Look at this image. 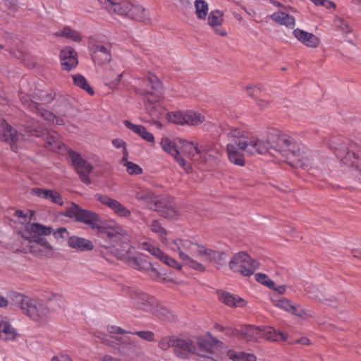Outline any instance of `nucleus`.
Listing matches in <instances>:
<instances>
[{
	"mask_svg": "<svg viewBox=\"0 0 361 361\" xmlns=\"http://www.w3.org/2000/svg\"><path fill=\"white\" fill-rule=\"evenodd\" d=\"M66 216L74 218L97 231V236L104 240L100 245L102 255L109 253L120 258L121 254L118 247L125 250L130 242V235L121 226L106 224L97 213L82 209L74 203L66 209Z\"/></svg>",
	"mask_w": 361,
	"mask_h": 361,
	"instance_id": "f257e3e1",
	"label": "nucleus"
},
{
	"mask_svg": "<svg viewBox=\"0 0 361 361\" xmlns=\"http://www.w3.org/2000/svg\"><path fill=\"white\" fill-rule=\"evenodd\" d=\"M23 237L30 243V251L39 257H49L54 255V248L44 238L52 233V227L39 223H32L25 226Z\"/></svg>",
	"mask_w": 361,
	"mask_h": 361,
	"instance_id": "f03ea898",
	"label": "nucleus"
},
{
	"mask_svg": "<svg viewBox=\"0 0 361 361\" xmlns=\"http://www.w3.org/2000/svg\"><path fill=\"white\" fill-rule=\"evenodd\" d=\"M329 147L341 164L355 171L357 178L361 181V159L353 149V144L350 140L341 136L333 137L329 141Z\"/></svg>",
	"mask_w": 361,
	"mask_h": 361,
	"instance_id": "7ed1b4c3",
	"label": "nucleus"
},
{
	"mask_svg": "<svg viewBox=\"0 0 361 361\" xmlns=\"http://www.w3.org/2000/svg\"><path fill=\"white\" fill-rule=\"evenodd\" d=\"M102 7L111 15L126 16L143 21L147 18V13L140 4L132 0H98Z\"/></svg>",
	"mask_w": 361,
	"mask_h": 361,
	"instance_id": "20e7f679",
	"label": "nucleus"
},
{
	"mask_svg": "<svg viewBox=\"0 0 361 361\" xmlns=\"http://www.w3.org/2000/svg\"><path fill=\"white\" fill-rule=\"evenodd\" d=\"M170 247L178 253L180 259L184 262L185 265L200 272L205 271L204 265L192 257H201L204 245L188 239H176L173 240Z\"/></svg>",
	"mask_w": 361,
	"mask_h": 361,
	"instance_id": "39448f33",
	"label": "nucleus"
},
{
	"mask_svg": "<svg viewBox=\"0 0 361 361\" xmlns=\"http://www.w3.org/2000/svg\"><path fill=\"white\" fill-rule=\"evenodd\" d=\"M14 300L23 313L35 322L44 321L50 315L49 307L40 299L18 293L15 295Z\"/></svg>",
	"mask_w": 361,
	"mask_h": 361,
	"instance_id": "423d86ee",
	"label": "nucleus"
},
{
	"mask_svg": "<svg viewBox=\"0 0 361 361\" xmlns=\"http://www.w3.org/2000/svg\"><path fill=\"white\" fill-rule=\"evenodd\" d=\"M228 142L226 151L228 159L233 164L243 166L245 165L244 152L247 154V137L236 128L232 129L227 135Z\"/></svg>",
	"mask_w": 361,
	"mask_h": 361,
	"instance_id": "0eeeda50",
	"label": "nucleus"
},
{
	"mask_svg": "<svg viewBox=\"0 0 361 361\" xmlns=\"http://www.w3.org/2000/svg\"><path fill=\"white\" fill-rule=\"evenodd\" d=\"M259 264L245 252H239L234 255L229 262L230 269L234 272H239L245 276L252 275L258 268Z\"/></svg>",
	"mask_w": 361,
	"mask_h": 361,
	"instance_id": "6e6552de",
	"label": "nucleus"
},
{
	"mask_svg": "<svg viewBox=\"0 0 361 361\" xmlns=\"http://www.w3.org/2000/svg\"><path fill=\"white\" fill-rule=\"evenodd\" d=\"M273 151L281 154L287 159L293 157V151H297L299 144L291 137L286 135L272 136Z\"/></svg>",
	"mask_w": 361,
	"mask_h": 361,
	"instance_id": "1a4fd4ad",
	"label": "nucleus"
},
{
	"mask_svg": "<svg viewBox=\"0 0 361 361\" xmlns=\"http://www.w3.org/2000/svg\"><path fill=\"white\" fill-rule=\"evenodd\" d=\"M177 138L172 140L168 137H163L160 141V146L163 151L173 157L175 161L187 173L192 171L191 165L181 156L176 145Z\"/></svg>",
	"mask_w": 361,
	"mask_h": 361,
	"instance_id": "9d476101",
	"label": "nucleus"
},
{
	"mask_svg": "<svg viewBox=\"0 0 361 361\" xmlns=\"http://www.w3.org/2000/svg\"><path fill=\"white\" fill-rule=\"evenodd\" d=\"M68 157L81 180L84 183L90 185L92 181L89 177V174L92 173L93 166L76 152L69 151Z\"/></svg>",
	"mask_w": 361,
	"mask_h": 361,
	"instance_id": "9b49d317",
	"label": "nucleus"
},
{
	"mask_svg": "<svg viewBox=\"0 0 361 361\" xmlns=\"http://www.w3.org/2000/svg\"><path fill=\"white\" fill-rule=\"evenodd\" d=\"M135 197L139 202H142L146 207L153 211H159L163 206L160 198L147 188H138L135 191Z\"/></svg>",
	"mask_w": 361,
	"mask_h": 361,
	"instance_id": "f8f14e48",
	"label": "nucleus"
},
{
	"mask_svg": "<svg viewBox=\"0 0 361 361\" xmlns=\"http://www.w3.org/2000/svg\"><path fill=\"white\" fill-rule=\"evenodd\" d=\"M130 298L134 305L144 311L151 312L157 305V300L155 298L138 290H132L130 292Z\"/></svg>",
	"mask_w": 361,
	"mask_h": 361,
	"instance_id": "ddd939ff",
	"label": "nucleus"
},
{
	"mask_svg": "<svg viewBox=\"0 0 361 361\" xmlns=\"http://www.w3.org/2000/svg\"><path fill=\"white\" fill-rule=\"evenodd\" d=\"M94 198L102 204L108 207L120 217L128 218L131 215L130 211L115 199L100 193L96 194Z\"/></svg>",
	"mask_w": 361,
	"mask_h": 361,
	"instance_id": "4468645a",
	"label": "nucleus"
},
{
	"mask_svg": "<svg viewBox=\"0 0 361 361\" xmlns=\"http://www.w3.org/2000/svg\"><path fill=\"white\" fill-rule=\"evenodd\" d=\"M126 260L129 266L138 270L145 271L152 278H157L159 275L157 269L152 267V264L147 259L145 255L129 256Z\"/></svg>",
	"mask_w": 361,
	"mask_h": 361,
	"instance_id": "2eb2a0df",
	"label": "nucleus"
},
{
	"mask_svg": "<svg viewBox=\"0 0 361 361\" xmlns=\"http://www.w3.org/2000/svg\"><path fill=\"white\" fill-rule=\"evenodd\" d=\"M141 246L143 250L149 252L151 255L167 266L178 270L181 269V264H180L175 259L164 253L158 247H156L147 242H143L141 244Z\"/></svg>",
	"mask_w": 361,
	"mask_h": 361,
	"instance_id": "dca6fc26",
	"label": "nucleus"
},
{
	"mask_svg": "<svg viewBox=\"0 0 361 361\" xmlns=\"http://www.w3.org/2000/svg\"><path fill=\"white\" fill-rule=\"evenodd\" d=\"M198 345L200 347L197 354L202 357H207L204 353L210 355L216 353V350L222 348L224 343L217 338L212 337L210 334L198 338Z\"/></svg>",
	"mask_w": 361,
	"mask_h": 361,
	"instance_id": "f3484780",
	"label": "nucleus"
},
{
	"mask_svg": "<svg viewBox=\"0 0 361 361\" xmlns=\"http://www.w3.org/2000/svg\"><path fill=\"white\" fill-rule=\"evenodd\" d=\"M272 139V137H271ZM247 154L253 155L255 154H264L266 153L272 154L273 142L272 140H262L259 138H249L247 137Z\"/></svg>",
	"mask_w": 361,
	"mask_h": 361,
	"instance_id": "a211bd4d",
	"label": "nucleus"
},
{
	"mask_svg": "<svg viewBox=\"0 0 361 361\" xmlns=\"http://www.w3.org/2000/svg\"><path fill=\"white\" fill-rule=\"evenodd\" d=\"M111 46L109 44H94L91 48V56L94 63L102 66L108 63L111 60Z\"/></svg>",
	"mask_w": 361,
	"mask_h": 361,
	"instance_id": "6ab92c4d",
	"label": "nucleus"
},
{
	"mask_svg": "<svg viewBox=\"0 0 361 361\" xmlns=\"http://www.w3.org/2000/svg\"><path fill=\"white\" fill-rule=\"evenodd\" d=\"M276 306L302 319H308L313 317L312 312L303 309L300 305H295L292 301L286 298L279 300L276 303Z\"/></svg>",
	"mask_w": 361,
	"mask_h": 361,
	"instance_id": "aec40b11",
	"label": "nucleus"
},
{
	"mask_svg": "<svg viewBox=\"0 0 361 361\" xmlns=\"http://www.w3.org/2000/svg\"><path fill=\"white\" fill-rule=\"evenodd\" d=\"M293 158L297 160L300 166L305 170H309L317 166L314 164L313 155L303 145H298L297 151H293Z\"/></svg>",
	"mask_w": 361,
	"mask_h": 361,
	"instance_id": "412c9836",
	"label": "nucleus"
},
{
	"mask_svg": "<svg viewBox=\"0 0 361 361\" xmlns=\"http://www.w3.org/2000/svg\"><path fill=\"white\" fill-rule=\"evenodd\" d=\"M147 89L144 91V97H162L164 87L162 82L154 75L149 74L144 80Z\"/></svg>",
	"mask_w": 361,
	"mask_h": 361,
	"instance_id": "4be33fe9",
	"label": "nucleus"
},
{
	"mask_svg": "<svg viewBox=\"0 0 361 361\" xmlns=\"http://www.w3.org/2000/svg\"><path fill=\"white\" fill-rule=\"evenodd\" d=\"M60 60L62 68L67 71L75 68L78 63L76 51L69 46L64 47L61 51Z\"/></svg>",
	"mask_w": 361,
	"mask_h": 361,
	"instance_id": "5701e85b",
	"label": "nucleus"
},
{
	"mask_svg": "<svg viewBox=\"0 0 361 361\" xmlns=\"http://www.w3.org/2000/svg\"><path fill=\"white\" fill-rule=\"evenodd\" d=\"M161 97H145V108L148 114L154 118H161L166 114V109L161 104Z\"/></svg>",
	"mask_w": 361,
	"mask_h": 361,
	"instance_id": "b1692460",
	"label": "nucleus"
},
{
	"mask_svg": "<svg viewBox=\"0 0 361 361\" xmlns=\"http://www.w3.org/2000/svg\"><path fill=\"white\" fill-rule=\"evenodd\" d=\"M31 194L59 206H63L64 203L61 195L54 190L35 188L31 190Z\"/></svg>",
	"mask_w": 361,
	"mask_h": 361,
	"instance_id": "393cba45",
	"label": "nucleus"
},
{
	"mask_svg": "<svg viewBox=\"0 0 361 361\" xmlns=\"http://www.w3.org/2000/svg\"><path fill=\"white\" fill-rule=\"evenodd\" d=\"M200 158L204 161L217 160L221 154L219 147L214 142L206 141L200 142Z\"/></svg>",
	"mask_w": 361,
	"mask_h": 361,
	"instance_id": "a878e982",
	"label": "nucleus"
},
{
	"mask_svg": "<svg viewBox=\"0 0 361 361\" xmlns=\"http://www.w3.org/2000/svg\"><path fill=\"white\" fill-rule=\"evenodd\" d=\"M173 348L176 356L182 359L188 358L189 354L195 351V346L190 340L176 338L173 341Z\"/></svg>",
	"mask_w": 361,
	"mask_h": 361,
	"instance_id": "bb28decb",
	"label": "nucleus"
},
{
	"mask_svg": "<svg viewBox=\"0 0 361 361\" xmlns=\"http://www.w3.org/2000/svg\"><path fill=\"white\" fill-rule=\"evenodd\" d=\"M293 35L300 42L307 47L314 49L319 46L320 39L313 33L297 28L293 31Z\"/></svg>",
	"mask_w": 361,
	"mask_h": 361,
	"instance_id": "cd10ccee",
	"label": "nucleus"
},
{
	"mask_svg": "<svg viewBox=\"0 0 361 361\" xmlns=\"http://www.w3.org/2000/svg\"><path fill=\"white\" fill-rule=\"evenodd\" d=\"M18 133L5 119L0 118V137L1 140L10 143L12 146L18 140Z\"/></svg>",
	"mask_w": 361,
	"mask_h": 361,
	"instance_id": "c85d7f7f",
	"label": "nucleus"
},
{
	"mask_svg": "<svg viewBox=\"0 0 361 361\" xmlns=\"http://www.w3.org/2000/svg\"><path fill=\"white\" fill-rule=\"evenodd\" d=\"M286 11L287 10H280L272 13L269 18L272 21L279 25H283L290 29H293L296 25L295 19Z\"/></svg>",
	"mask_w": 361,
	"mask_h": 361,
	"instance_id": "c756f323",
	"label": "nucleus"
},
{
	"mask_svg": "<svg viewBox=\"0 0 361 361\" xmlns=\"http://www.w3.org/2000/svg\"><path fill=\"white\" fill-rule=\"evenodd\" d=\"M223 21V13L219 10H214L209 13L208 24L214 29L216 34L220 36H226L227 35L226 30L221 27Z\"/></svg>",
	"mask_w": 361,
	"mask_h": 361,
	"instance_id": "7c9ffc66",
	"label": "nucleus"
},
{
	"mask_svg": "<svg viewBox=\"0 0 361 361\" xmlns=\"http://www.w3.org/2000/svg\"><path fill=\"white\" fill-rule=\"evenodd\" d=\"M176 140L178 142V144L181 145V150L183 154L187 156L189 159H194L196 155L200 157V143L188 141L179 137H178Z\"/></svg>",
	"mask_w": 361,
	"mask_h": 361,
	"instance_id": "2f4dec72",
	"label": "nucleus"
},
{
	"mask_svg": "<svg viewBox=\"0 0 361 361\" xmlns=\"http://www.w3.org/2000/svg\"><path fill=\"white\" fill-rule=\"evenodd\" d=\"M201 257L209 263H214L218 268L222 266L226 262V254L223 252H217L204 246Z\"/></svg>",
	"mask_w": 361,
	"mask_h": 361,
	"instance_id": "473e14b6",
	"label": "nucleus"
},
{
	"mask_svg": "<svg viewBox=\"0 0 361 361\" xmlns=\"http://www.w3.org/2000/svg\"><path fill=\"white\" fill-rule=\"evenodd\" d=\"M18 334L16 329L5 319H0V338L4 341H14Z\"/></svg>",
	"mask_w": 361,
	"mask_h": 361,
	"instance_id": "72a5a7b5",
	"label": "nucleus"
},
{
	"mask_svg": "<svg viewBox=\"0 0 361 361\" xmlns=\"http://www.w3.org/2000/svg\"><path fill=\"white\" fill-rule=\"evenodd\" d=\"M68 245L71 248L80 252L90 251L94 249V245L91 240L75 235L68 238Z\"/></svg>",
	"mask_w": 361,
	"mask_h": 361,
	"instance_id": "f704fd0d",
	"label": "nucleus"
},
{
	"mask_svg": "<svg viewBox=\"0 0 361 361\" xmlns=\"http://www.w3.org/2000/svg\"><path fill=\"white\" fill-rule=\"evenodd\" d=\"M219 298L223 303L231 307H243L246 305V302L243 298L228 292L219 293Z\"/></svg>",
	"mask_w": 361,
	"mask_h": 361,
	"instance_id": "c9c22d12",
	"label": "nucleus"
},
{
	"mask_svg": "<svg viewBox=\"0 0 361 361\" xmlns=\"http://www.w3.org/2000/svg\"><path fill=\"white\" fill-rule=\"evenodd\" d=\"M124 124L128 129L138 135L145 141L150 143L154 142V136L152 133L148 132L145 126L142 125L133 124L129 121H125Z\"/></svg>",
	"mask_w": 361,
	"mask_h": 361,
	"instance_id": "e433bc0d",
	"label": "nucleus"
},
{
	"mask_svg": "<svg viewBox=\"0 0 361 361\" xmlns=\"http://www.w3.org/2000/svg\"><path fill=\"white\" fill-rule=\"evenodd\" d=\"M260 337L271 341H286L287 336L281 332L276 331L271 326H264L261 329Z\"/></svg>",
	"mask_w": 361,
	"mask_h": 361,
	"instance_id": "4c0bfd02",
	"label": "nucleus"
},
{
	"mask_svg": "<svg viewBox=\"0 0 361 361\" xmlns=\"http://www.w3.org/2000/svg\"><path fill=\"white\" fill-rule=\"evenodd\" d=\"M54 35L56 37H66V39H69L76 42H81L83 38L82 34L79 31L73 30L69 26H66L63 30L57 31L54 33Z\"/></svg>",
	"mask_w": 361,
	"mask_h": 361,
	"instance_id": "58836bf2",
	"label": "nucleus"
},
{
	"mask_svg": "<svg viewBox=\"0 0 361 361\" xmlns=\"http://www.w3.org/2000/svg\"><path fill=\"white\" fill-rule=\"evenodd\" d=\"M61 145L59 135L54 131L48 133L45 138V147L51 151H56L61 148Z\"/></svg>",
	"mask_w": 361,
	"mask_h": 361,
	"instance_id": "ea45409f",
	"label": "nucleus"
},
{
	"mask_svg": "<svg viewBox=\"0 0 361 361\" xmlns=\"http://www.w3.org/2000/svg\"><path fill=\"white\" fill-rule=\"evenodd\" d=\"M152 232L157 234L160 240L165 245L168 244L167 231L157 220H153L149 225Z\"/></svg>",
	"mask_w": 361,
	"mask_h": 361,
	"instance_id": "a19ab883",
	"label": "nucleus"
},
{
	"mask_svg": "<svg viewBox=\"0 0 361 361\" xmlns=\"http://www.w3.org/2000/svg\"><path fill=\"white\" fill-rule=\"evenodd\" d=\"M260 327L247 326L241 330L240 338L246 341H252L260 337Z\"/></svg>",
	"mask_w": 361,
	"mask_h": 361,
	"instance_id": "79ce46f5",
	"label": "nucleus"
},
{
	"mask_svg": "<svg viewBox=\"0 0 361 361\" xmlns=\"http://www.w3.org/2000/svg\"><path fill=\"white\" fill-rule=\"evenodd\" d=\"M185 124L197 126L204 121V116L198 112L193 111H185Z\"/></svg>",
	"mask_w": 361,
	"mask_h": 361,
	"instance_id": "37998d69",
	"label": "nucleus"
},
{
	"mask_svg": "<svg viewBox=\"0 0 361 361\" xmlns=\"http://www.w3.org/2000/svg\"><path fill=\"white\" fill-rule=\"evenodd\" d=\"M72 77L73 82L77 87L82 89L90 95H93L94 94L92 87L90 85L87 79L83 75L80 74H75Z\"/></svg>",
	"mask_w": 361,
	"mask_h": 361,
	"instance_id": "c03bdc74",
	"label": "nucleus"
},
{
	"mask_svg": "<svg viewBox=\"0 0 361 361\" xmlns=\"http://www.w3.org/2000/svg\"><path fill=\"white\" fill-rule=\"evenodd\" d=\"M195 13L197 17L200 20H204L208 13V4L204 0H196L195 1Z\"/></svg>",
	"mask_w": 361,
	"mask_h": 361,
	"instance_id": "a18cd8bd",
	"label": "nucleus"
},
{
	"mask_svg": "<svg viewBox=\"0 0 361 361\" xmlns=\"http://www.w3.org/2000/svg\"><path fill=\"white\" fill-rule=\"evenodd\" d=\"M166 118L169 122L176 124L184 125L185 123V112L183 111H173L167 113Z\"/></svg>",
	"mask_w": 361,
	"mask_h": 361,
	"instance_id": "49530a36",
	"label": "nucleus"
},
{
	"mask_svg": "<svg viewBox=\"0 0 361 361\" xmlns=\"http://www.w3.org/2000/svg\"><path fill=\"white\" fill-rule=\"evenodd\" d=\"M124 161V166L126 167V170L130 175H139L142 173V169L137 164L123 159Z\"/></svg>",
	"mask_w": 361,
	"mask_h": 361,
	"instance_id": "de8ad7c7",
	"label": "nucleus"
},
{
	"mask_svg": "<svg viewBox=\"0 0 361 361\" xmlns=\"http://www.w3.org/2000/svg\"><path fill=\"white\" fill-rule=\"evenodd\" d=\"M20 99L22 104L27 106L32 111H35L37 109L38 104L33 102L30 95L20 92Z\"/></svg>",
	"mask_w": 361,
	"mask_h": 361,
	"instance_id": "09e8293b",
	"label": "nucleus"
},
{
	"mask_svg": "<svg viewBox=\"0 0 361 361\" xmlns=\"http://www.w3.org/2000/svg\"><path fill=\"white\" fill-rule=\"evenodd\" d=\"M255 279L257 282L267 286L269 288H274V282L267 275L257 273L255 275Z\"/></svg>",
	"mask_w": 361,
	"mask_h": 361,
	"instance_id": "8fccbe9b",
	"label": "nucleus"
},
{
	"mask_svg": "<svg viewBox=\"0 0 361 361\" xmlns=\"http://www.w3.org/2000/svg\"><path fill=\"white\" fill-rule=\"evenodd\" d=\"M34 112H36L38 115L42 116L44 119L50 121V122H54L56 119V116L53 114L49 111H47L44 109L39 108V105L37 106V109H35Z\"/></svg>",
	"mask_w": 361,
	"mask_h": 361,
	"instance_id": "3c124183",
	"label": "nucleus"
},
{
	"mask_svg": "<svg viewBox=\"0 0 361 361\" xmlns=\"http://www.w3.org/2000/svg\"><path fill=\"white\" fill-rule=\"evenodd\" d=\"M51 233L57 240L60 239L65 240L69 237V232L66 228L63 227L59 228L55 231L52 229Z\"/></svg>",
	"mask_w": 361,
	"mask_h": 361,
	"instance_id": "603ef678",
	"label": "nucleus"
},
{
	"mask_svg": "<svg viewBox=\"0 0 361 361\" xmlns=\"http://www.w3.org/2000/svg\"><path fill=\"white\" fill-rule=\"evenodd\" d=\"M336 25L343 32L350 33L352 30L350 25L341 18H336L334 20Z\"/></svg>",
	"mask_w": 361,
	"mask_h": 361,
	"instance_id": "864d4df0",
	"label": "nucleus"
},
{
	"mask_svg": "<svg viewBox=\"0 0 361 361\" xmlns=\"http://www.w3.org/2000/svg\"><path fill=\"white\" fill-rule=\"evenodd\" d=\"M130 334L137 335L140 338L147 341H152L154 339V334L151 331H139L134 333L130 332Z\"/></svg>",
	"mask_w": 361,
	"mask_h": 361,
	"instance_id": "5fc2aeb1",
	"label": "nucleus"
},
{
	"mask_svg": "<svg viewBox=\"0 0 361 361\" xmlns=\"http://www.w3.org/2000/svg\"><path fill=\"white\" fill-rule=\"evenodd\" d=\"M176 338H169L165 337L163 338L159 343V346L160 348H161L164 350H168L170 347L173 348V341H175Z\"/></svg>",
	"mask_w": 361,
	"mask_h": 361,
	"instance_id": "6e6d98bb",
	"label": "nucleus"
},
{
	"mask_svg": "<svg viewBox=\"0 0 361 361\" xmlns=\"http://www.w3.org/2000/svg\"><path fill=\"white\" fill-rule=\"evenodd\" d=\"M113 145L118 149V148H123V159H126L128 158V152L126 149V143L125 141H123L121 139H114L112 140Z\"/></svg>",
	"mask_w": 361,
	"mask_h": 361,
	"instance_id": "4d7b16f0",
	"label": "nucleus"
},
{
	"mask_svg": "<svg viewBox=\"0 0 361 361\" xmlns=\"http://www.w3.org/2000/svg\"><path fill=\"white\" fill-rule=\"evenodd\" d=\"M315 6H322L326 9H335L336 4L329 0H310Z\"/></svg>",
	"mask_w": 361,
	"mask_h": 361,
	"instance_id": "13d9d810",
	"label": "nucleus"
},
{
	"mask_svg": "<svg viewBox=\"0 0 361 361\" xmlns=\"http://www.w3.org/2000/svg\"><path fill=\"white\" fill-rule=\"evenodd\" d=\"M160 200L163 202V206L158 212H161L162 210H170V209H176L174 200L173 198H160Z\"/></svg>",
	"mask_w": 361,
	"mask_h": 361,
	"instance_id": "bf43d9fd",
	"label": "nucleus"
},
{
	"mask_svg": "<svg viewBox=\"0 0 361 361\" xmlns=\"http://www.w3.org/2000/svg\"><path fill=\"white\" fill-rule=\"evenodd\" d=\"M304 290L307 293V294L309 295L310 298L321 300V298H319L317 293L318 290L316 287L312 286L311 285H307Z\"/></svg>",
	"mask_w": 361,
	"mask_h": 361,
	"instance_id": "052dcab7",
	"label": "nucleus"
},
{
	"mask_svg": "<svg viewBox=\"0 0 361 361\" xmlns=\"http://www.w3.org/2000/svg\"><path fill=\"white\" fill-rule=\"evenodd\" d=\"M164 218L169 219H176L178 216V213L176 209H170V210H162L159 212Z\"/></svg>",
	"mask_w": 361,
	"mask_h": 361,
	"instance_id": "680f3d73",
	"label": "nucleus"
},
{
	"mask_svg": "<svg viewBox=\"0 0 361 361\" xmlns=\"http://www.w3.org/2000/svg\"><path fill=\"white\" fill-rule=\"evenodd\" d=\"M108 331L110 334H130L129 331H126L125 330L122 329L121 328L117 326H110L108 327Z\"/></svg>",
	"mask_w": 361,
	"mask_h": 361,
	"instance_id": "e2e57ef3",
	"label": "nucleus"
},
{
	"mask_svg": "<svg viewBox=\"0 0 361 361\" xmlns=\"http://www.w3.org/2000/svg\"><path fill=\"white\" fill-rule=\"evenodd\" d=\"M247 90L249 95L253 98H256L261 92V89L258 86L247 87Z\"/></svg>",
	"mask_w": 361,
	"mask_h": 361,
	"instance_id": "0e129e2a",
	"label": "nucleus"
},
{
	"mask_svg": "<svg viewBox=\"0 0 361 361\" xmlns=\"http://www.w3.org/2000/svg\"><path fill=\"white\" fill-rule=\"evenodd\" d=\"M240 361H256V357L253 354L240 353Z\"/></svg>",
	"mask_w": 361,
	"mask_h": 361,
	"instance_id": "69168bd1",
	"label": "nucleus"
},
{
	"mask_svg": "<svg viewBox=\"0 0 361 361\" xmlns=\"http://www.w3.org/2000/svg\"><path fill=\"white\" fill-rule=\"evenodd\" d=\"M26 128L30 133H32V132L38 133V132H39V125L38 124L37 122H36L35 121H33V124H32V125H30L29 123H27L26 124Z\"/></svg>",
	"mask_w": 361,
	"mask_h": 361,
	"instance_id": "338daca9",
	"label": "nucleus"
},
{
	"mask_svg": "<svg viewBox=\"0 0 361 361\" xmlns=\"http://www.w3.org/2000/svg\"><path fill=\"white\" fill-rule=\"evenodd\" d=\"M227 355L228 356V357L231 360H232L233 361H240V353H237L235 351H234L233 350H229L227 352Z\"/></svg>",
	"mask_w": 361,
	"mask_h": 361,
	"instance_id": "774afa93",
	"label": "nucleus"
}]
</instances>
